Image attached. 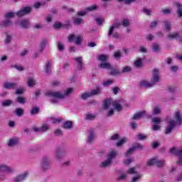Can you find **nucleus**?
<instances>
[{"label": "nucleus", "mask_w": 182, "mask_h": 182, "mask_svg": "<svg viewBox=\"0 0 182 182\" xmlns=\"http://www.w3.org/2000/svg\"><path fill=\"white\" fill-rule=\"evenodd\" d=\"M41 168L44 172L49 171L52 166H50V159L48 156H44L42 157L41 161Z\"/></svg>", "instance_id": "5"}, {"label": "nucleus", "mask_w": 182, "mask_h": 182, "mask_svg": "<svg viewBox=\"0 0 182 182\" xmlns=\"http://www.w3.org/2000/svg\"><path fill=\"white\" fill-rule=\"evenodd\" d=\"M52 63L50 60H47L45 63L44 70L47 75H50L52 73Z\"/></svg>", "instance_id": "18"}, {"label": "nucleus", "mask_w": 182, "mask_h": 182, "mask_svg": "<svg viewBox=\"0 0 182 182\" xmlns=\"http://www.w3.org/2000/svg\"><path fill=\"white\" fill-rule=\"evenodd\" d=\"M134 149L132 147L129 148L127 153L125 154V156H130L132 153H134Z\"/></svg>", "instance_id": "63"}, {"label": "nucleus", "mask_w": 182, "mask_h": 182, "mask_svg": "<svg viewBox=\"0 0 182 182\" xmlns=\"http://www.w3.org/2000/svg\"><path fill=\"white\" fill-rule=\"evenodd\" d=\"M19 143V139L16 137H13L9 139L8 142L9 147H14V146H16Z\"/></svg>", "instance_id": "21"}, {"label": "nucleus", "mask_w": 182, "mask_h": 182, "mask_svg": "<svg viewBox=\"0 0 182 182\" xmlns=\"http://www.w3.org/2000/svg\"><path fill=\"white\" fill-rule=\"evenodd\" d=\"M82 57H77L74 58V60H76V62L77 63V70H83V69H85V67L83 66V61H82Z\"/></svg>", "instance_id": "14"}, {"label": "nucleus", "mask_w": 182, "mask_h": 182, "mask_svg": "<svg viewBox=\"0 0 182 182\" xmlns=\"http://www.w3.org/2000/svg\"><path fill=\"white\" fill-rule=\"evenodd\" d=\"M111 164H112V162L108 159H107L100 164V167L101 168H106L107 167H109V166H110Z\"/></svg>", "instance_id": "32"}, {"label": "nucleus", "mask_w": 182, "mask_h": 182, "mask_svg": "<svg viewBox=\"0 0 182 182\" xmlns=\"http://www.w3.org/2000/svg\"><path fill=\"white\" fill-rule=\"evenodd\" d=\"M5 19L0 23V28H11L13 25V22L11 21L12 18H15V13L9 12L4 15Z\"/></svg>", "instance_id": "4"}, {"label": "nucleus", "mask_w": 182, "mask_h": 182, "mask_svg": "<svg viewBox=\"0 0 182 182\" xmlns=\"http://www.w3.org/2000/svg\"><path fill=\"white\" fill-rule=\"evenodd\" d=\"M27 85L29 87H32V86H34L35 85V80H33V79L32 78H28L27 81Z\"/></svg>", "instance_id": "52"}, {"label": "nucleus", "mask_w": 182, "mask_h": 182, "mask_svg": "<svg viewBox=\"0 0 182 182\" xmlns=\"http://www.w3.org/2000/svg\"><path fill=\"white\" fill-rule=\"evenodd\" d=\"M62 127H63V129H65V130H70V129H73V122L66 121L63 123Z\"/></svg>", "instance_id": "20"}, {"label": "nucleus", "mask_w": 182, "mask_h": 182, "mask_svg": "<svg viewBox=\"0 0 182 182\" xmlns=\"http://www.w3.org/2000/svg\"><path fill=\"white\" fill-rule=\"evenodd\" d=\"M133 161H134V159L133 158L127 159L124 161V164H125L126 166H129V164L133 163Z\"/></svg>", "instance_id": "56"}, {"label": "nucleus", "mask_w": 182, "mask_h": 182, "mask_svg": "<svg viewBox=\"0 0 182 182\" xmlns=\"http://www.w3.org/2000/svg\"><path fill=\"white\" fill-rule=\"evenodd\" d=\"M176 5L177 8L176 14L178 18H182V4L180 3H176Z\"/></svg>", "instance_id": "31"}, {"label": "nucleus", "mask_w": 182, "mask_h": 182, "mask_svg": "<svg viewBox=\"0 0 182 182\" xmlns=\"http://www.w3.org/2000/svg\"><path fill=\"white\" fill-rule=\"evenodd\" d=\"M164 164H166V161L164 160H159V159L156 158V167L161 168V167H164Z\"/></svg>", "instance_id": "34"}, {"label": "nucleus", "mask_w": 182, "mask_h": 182, "mask_svg": "<svg viewBox=\"0 0 182 182\" xmlns=\"http://www.w3.org/2000/svg\"><path fill=\"white\" fill-rule=\"evenodd\" d=\"M111 70L109 75H112V76H116V75H120L121 72L119 71V70H116L114 68L111 67V69H109Z\"/></svg>", "instance_id": "38"}, {"label": "nucleus", "mask_w": 182, "mask_h": 182, "mask_svg": "<svg viewBox=\"0 0 182 182\" xmlns=\"http://www.w3.org/2000/svg\"><path fill=\"white\" fill-rule=\"evenodd\" d=\"M127 141V139L126 138H123L121 140H119L118 142H117L116 146L117 147H120L122 144H124Z\"/></svg>", "instance_id": "49"}, {"label": "nucleus", "mask_w": 182, "mask_h": 182, "mask_svg": "<svg viewBox=\"0 0 182 182\" xmlns=\"http://www.w3.org/2000/svg\"><path fill=\"white\" fill-rule=\"evenodd\" d=\"M112 107H114V109L117 110V112H122V110L123 109L120 102H119L117 101L113 102Z\"/></svg>", "instance_id": "30"}, {"label": "nucleus", "mask_w": 182, "mask_h": 182, "mask_svg": "<svg viewBox=\"0 0 182 182\" xmlns=\"http://www.w3.org/2000/svg\"><path fill=\"white\" fill-rule=\"evenodd\" d=\"M107 59H109V56L106 55L102 54L98 56V60H100V62H106Z\"/></svg>", "instance_id": "42"}, {"label": "nucleus", "mask_w": 182, "mask_h": 182, "mask_svg": "<svg viewBox=\"0 0 182 182\" xmlns=\"http://www.w3.org/2000/svg\"><path fill=\"white\" fill-rule=\"evenodd\" d=\"M117 154H119V153L117 152V151L116 150H112L109 152H108L107 154V159L109 161H113V160H114V159H116V157H117Z\"/></svg>", "instance_id": "15"}, {"label": "nucleus", "mask_w": 182, "mask_h": 182, "mask_svg": "<svg viewBox=\"0 0 182 182\" xmlns=\"http://www.w3.org/2000/svg\"><path fill=\"white\" fill-rule=\"evenodd\" d=\"M122 26L121 23H114L111 27L109 28V32H108V36H112L113 35V32H114V29H119L120 26Z\"/></svg>", "instance_id": "12"}, {"label": "nucleus", "mask_w": 182, "mask_h": 182, "mask_svg": "<svg viewBox=\"0 0 182 182\" xmlns=\"http://www.w3.org/2000/svg\"><path fill=\"white\" fill-rule=\"evenodd\" d=\"M157 161V158H152L147 161V166H154Z\"/></svg>", "instance_id": "44"}, {"label": "nucleus", "mask_w": 182, "mask_h": 182, "mask_svg": "<svg viewBox=\"0 0 182 182\" xmlns=\"http://www.w3.org/2000/svg\"><path fill=\"white\" fill-rule=\"evenodd\" d=\"M15 113L16 116H18V117H21V116H23V109L16 108L15 110Z\"/></svg>", "instance_id": "40"}, {"label": "nucleus", "mask_w": 182, "mask_h": 182, "mask_svg": "<svg viewBox=\"0 0 182 182\" xmlns=\"http://www.w3.org/2000/svg\"><path fill=\"white\" fill-rule=\"evenodd\" d=\"M113 102V100L110 98L105 99L103 102L102 107H104L105 109H109V107H112Z\"/></svg>", "instance_id": "13"}, {"label": "nucleus", "mask_w": 182, "mask_h": 182, "mask_svg": "<svg viewBox=\"0 0 182 182\" xmlns=\"http://www.w3.org/2000/svg\"><path fill=\"white\" fill-rule=\"evenodd\" d=\"M48 43V39H43L40 41V53H42L44 49L46 48V45Z\"/></svg>", "instance_id": "22"}, {"label": "nucleus", "mask_w": 182, "mask_h": 182, "mask_svg": "<svg viewBox=\"0 0 182 182\" xmlns=\"http://www.w3.org/2000/svg\"><path fill=\"white\" fill-rule=\"evenodd\" d=\"M89 92H90L91 97L93 96H97L98 95H100V93L102 92V88L98 87H97V89L92 90Z\"/></svg>", "instance_id": "29"}, {"label": "nucleus", "mask_w": 182, "mask_h": 182, "mask_svg": "<svg viewBox=\"0 0 182 182\" xmlns=\"http://www.w3.org/2000/svg\"><path fill=\"white\" fill-rule=\"evenodd\" d=\"M72 93H73V88H68L64 92L46 91L45 96L52 97L50 102L53 105H58V103H59L58 99H66V97H69Z\"/></svg>", "instance_id": "1"}, {"label": "nucleus", "mask_w": 182, "mask_h": 182, "mask_svg": "<svg viewBox=\"0 0 182 182\" xmlns=\"http://www.w3.org/2000/svg\"><path fill=\"white\" fill-rule=\"evenodd\" d=\"M99 7L96 5H92L91 6L87 7L85 9V11H87L88 12H92L93 11H96Z\"/></svg>", "instance_id": "47"}, {"label": "nucleus", "mask_w": 182, "mask_h": 182, "mask_svg": "<svg viewBox=\"0 0 182 182\" xmlns=\"http://www.w3.org/2000/svg\"><path fill=\"white\" fill-rule=\"evenodd\" d=\"M14 105V100H4L1 102V106L3 107H9V106H12Z\"/></svg>", "instance_id": "27"}, {"label": "nucleus", "mask_w": 182, "mask_h": 182, "mask_svg": "<svg viewBox=\"0 0 182 182\" xmlns=\"http://www.w3.org/2000/svg\"><path fill=\"white\" fill-rule=\"evenodd\" d=\"M63 26V24H62L60 22L57 21L53 25L54 29H60Z\"/></svg>", "instance_id": "55"}, {"label": "nucleus", "mask_w": 182, "mask_h": 182, "mask_svg": "<svg viewBox=\"0 0 182 182\" xmlns=\"http://www.w3.org/2000/svg\"><path fill=\"white\" fill-rule=\"evenodd\" d=\"M161 113V108H160V105H155L152 109L153 116H157V114H160Z\"/></svg>", "instance_id": "26"}, {"label": "nucleus", "mask_w": 182, "mask_h": 182, "mask_svg": "<svg viewBox=\"0 0 182 182\" xmlns=\"http://www.w3.org/2000/svg\"><path fill=\"white\" fill-rule=\"evenodd\" d=\"M134 66H135L136 68V69H141V68L143 67V59L137 58L134 62Z\"/></svg>", "instance_id": "24"}, {"label": "nucleus", "mask_w": 182, "mask_h": 182, "mask_svg": "<svg viewBox=\"0 0 182 182\" xmlns=\"http://www.w3.org/2000/svg\"><path fill=\"white\" fill-rule=\"evenodd\" d=\"M170 154H173V156H177V157H178V164L182 166V149H177L176 147H172L170 149Z\"/></svg>", "instance_id": "7"}, {"label": "nucleus", "mask_w": 182, "mask_h": 182, "mask_svg": "<svg viewBox=\"0 0 182 182\" xmlns=\"http://www.w3.org/2000/svg\"><path fill=\"white\" fill-rule=\"evenodd\" d=\"M167 39L168 41H174V39H178L180 38V32L178 31H173L170 33L167 36Z\"/></svg>", "instance_id": "11"}, {"label": "nucleus", "mask_w": 182, "mask_h": 182, "mask_svg": "<svg viewBox=\"0 0 182 182\" xmlns=\"http://www.w3.org/2000/svg\"><path fill=\"white\" fill-rule=\"evenodd\" d=\"M138 140H146L147 139V136L144 135V134H139L136 135Z\"/></svg>", "instance_id": "57"}, {"label": "nucleus", "mask_w": 182, "mask_h": 182, "mask_svg": "<svg viewBox=\"0 0 182 182\" xmlns=\"http://www.w3.org/2000/svg\"><path fill=\"white\" fill-rule=\"evenodd\" d=\"M4 89H8V90H15L18 89V83L16 82H5L4 85Z\"/></svg>", "instance_id": "17"}, {"label": "nucleus", "mask_w": 182, "mask_h": 182, "mask_svg": "<svg viewBox=\"0 0 182 182\" xmlns=\"http://www.w3.org/2000/svg\"><path fill=\"white\" fill-rule=\"evenodd\" d=\"M141 178V175H137L135 176L134 178H132V182H136L139 181Z\"/></svg>", "instance_id": "64"}, {"label": "nucleus", "mask_w": 182, "mask_h": 182, "mask_svg": "<svg viewBox=\"0 0 182 182\" xmlns=\"http://www.w3.org/2000/svg\"><path fill=\"white\" fill-rule=\"evenodd\" d=\"M151 48H152V52H154V53H160V50H161L160 44L157 43H152Z\"/></svg>", "instance_id": "28"}, {"label": "nucleus", "mask_w": 182, "mask_h": 182, "mask_svg": "<svg viewBox=\"0 0 182 182\" xmlns=\"http://www.w3.org/2000/svg\"><path fill=\"white\" fill-rule=\"evenodd\" d=\"M100 68H101V69L111 70L112 65L110 64V63H102L100 64Z\"/></svg>", "instance_id": "33"}, {"label": "nucleus", "mask_w": 182, "mask_h": 182, "mask_svg": "<svg viewBox=\"0 0 182 182\" xmlns=\"http://www.w3.org/2000/svg\"><path fill=\"white\" fill-rule=\"evenodd\" d=\"M173 118L175 120L170 119L169 117L166 118V122L168 125L166 127L164 134H170L176 126H181L182 124V116L181 112L178 111L175 112Z\"/></svg>", "instance_id": "2"}, {"label": "nucleus", "mask_w": 182, "mask_h": 182, "mask_svg": "<svg viewBox=\"0 0 182 182\" xmlns=\"http://www.w3.org/2000/svg\"><path fill=\"white\" fill-rule=\"evenodd\" d=\"M41 133H44V132H48L50 130V125L48 124H43L41 127Z\"/></svg>", "instance_id": "35"}, {"label": "nucleus", "mask_w": 182, "mask_h": 182, "mask_svg": "<svg viewBox=\"0 0 182 182\" xmlns=\"http://www.w3.org/2000/svg\"><path fill=\"white\" fill-rule=\"evenodd\" d=\"M127 177V176L126 175H121L119 176L118 178H117V181L118 182H120V181H124V180H126V178Z\"/></svg>", "instance_id": "60"}, {"label": "nucleus", "mask_w": 182, "mask_h": 182, "mask_svg": "<svg viewBox=\"0 0 182 182\" xmlns=\"http://www.w3.org/2000/svg\"><path fill=\"white\" fill-rule=\"evenodd\" d=\"M58 49L59 52H63L65 50V45L60 41H59L57 44Z\"/></svg>", "instance_id": "43"}, {"label": "nucleus", "mask_w": 182, "mask_h": 182, "mask_svg": "<svg viewBox=\"0 0 182 182\" xmlns=\"http://www.w3.org/2000/svg\"><path fill=\"white\" fill-rule=\"evenodd\" d=\"M96 119V115L93 114H87L86 116L87 120H95Z\"/></svg>", "instance_id": "54"}, {"label": "nucleus", "mask_w": 182, "mask_h": 182, "mask_svg": "<svg viewBox=\"0 0 182 182\" xmlns=\"http://www.w3.org/2000/svg\"><path fill=\"white\" fill-rule=\"evenodd\" d=\"M95 137H96V136L95 135L93 130H90L87 140V144H92L93 141L95 140Z\"/></svg>", "instance_id": "19"}, {"label": "nucleus", "mask_w": 182, "mask_h": 182, "mask_svg": "<svg viewBox=\"0 0 182 182\" xmlns=\"http://www.w3.org/2000/svg\"><path fill=\"white\" fill-rule=\"evenodd\" d=\"M160 82V76L159 75V69L154 68L152 71V77L151 82H149L146 80H143L139 82L140 87H145L146 89H150Z\"/></svg>", "instance_id": "3"}, {"label": "nucleus", "mask_w": 182, "mask_h": 182, "mask_svg": "<svg viewBox=\"0 0 182 182\" xmlns=\"http://www.w3.org/2000/svg\"><path fill=\"white\" fill-rule=\"evenodd\" d=\"M152 122L154 123V124H160V123H161V118L154 117L152 118Z\"/></svg>", "instance_id": "51"}, {"label": "nucleus", "mask_w": 182, "mask_h": 182, "mask_svg": "<svg viewBox=\"0 0 182 182\" xmlns=\"http://www.w3.org/2000/svg\"><path fill=\"white\" fill-rule=\"evenodd\" d=\"M54 134L55 136H57V137H60V136H63V133L60 129H57L55 130Z\"/></svg>", "instance_id": "53"}, {"label": "nucleus", "mask_w": 182, "mask_h": 182, "mask_svg": "<svg viewBox=\"0 0 182 182\" xmlns=\"http://www.w3.org/2000/svg\"><path fill=\"white\" fill-rule=\"evenodd\" d=\"M73 22L74 25H83L85 23V21L82 18L79 17H73Z\"/></svg>", "instance_id": "23"}, {"label": "nucleus", "mask_w": 182, "mask_h": 182, "mask_svg": "<svg viewBox=\"0 0 182 182\" xmlns=\"http://www.w3.org/2000/svg\"><path fill=\"white\" fill-rule=\"evenodd\" d=\"M31 12H32V7L26 6V7H23L21 9H20V11H18L16 14V15L18 18H22V16H25V15H28V14H31Z\"/></svg>", "instance_id": "8"}, {"label": "nucleus", "mask_w": 182, "mask_h": 182, "mask_svg": "<svg viewBox=\"0 0 182 182\" xmlns=\"http://www.w3.org/2000/svg\"><path fill=\"white\" fill-rule=\"evenodd\" d=\"M119 137L120 136H119V134H115L110 137L109 140L114 141L116 140H119Z\"/></svg>", "instance_id": "59"}, {"label": "nucleus", "mask_w": 182, "mask_h": 182, "mask_svg": "<svg viewBox=\"0 0 182 182\" xmlns=\"http://www.w3.org/2000/svg\"><path fill=\"white\" fill-rule=\"evenodd\" d=\"M129 72H132V67H130V66H125L121 70V74L122 73H129Z\"/></svg>", "instance_id": "45"}, {"label": "nucleus", "mask_w": 182, "mask_h": 182, "mask_svg": "<svg viewBox=\"0 0 182 182\" xmlns=\"http://www.w3.org/2000/svg\"><path fill=\"white\" fill-rule=\"evenodd\" d=\"M16 102L20 105H25V103H26V98L23 97H18L16 100Z\"/></svg>", "instance_id": "36"}, {"label": "nucleus", "mask_w": 182, "mask_h": 182, "mask_svg": "<svg viewBox=\"0 0 182 182\" xmlns=\"http://www.w3.org/2000/svg\"><path fill=\"white\" fill-rule=\"evenodd\" d=\"M134 150L136 151V150H143L144 149V146H143L141 144L136 143L132 146Z\"/></svg>", "instance_id": "37"}, {"label": "nucleus", "mask_w": 182, "mask_h": 182, "mask_svg": "<svg viewBox=\"0 0 182 182\" xmlns=\"http://www.w3.org/2000/svg\"><path fill=\"white\" fill-rule=\"evenodd\" d=\"M18 25L23 29H28V28H29V25H31V23L28 19H22L20 21H18Z\"/></svg>", "instance_id": "16"}, {"label": "nucleus", "mask_w": 182, "mask_h": 182, "mask_svg": "<svg viewBox=\"0 0 182 182\" xmlns=\"http://www.w3.org/2000/svg\"><path fill=\"white\" fill-rule=\"evenodd\" d=\"M67 154L68 150L65 148H57L54 153L56 160H62Z\"/></svg>", "instance_id": "6"}, {"label": "nucleus", "mask_w": 182, "mask_h": 182, "mask_svg": "<svg viewBox=\"0 0 182 182\" xmlns=\"http://www.w3.org/2000/svg\"><path fill=\"white\" fill-rule=\"evenodd\" d=\"M142 11L144 12V14H145V15H148L149 16H150V15H151V10L148 9L147 8H144Z\"/></svg>", "instance_id": "61"}, {"label": "nucleus", "mask_w": 182, "mask_h": 182, "mask_svg": "<svg viewBox=\"0 0 182 182\" xmlns=\"http://www.w3.org/2000/svg\"><path fill=\"white\" fill-rule=\"evenodd\" d=\"M29 173H28V172H25L23 173H21L17 176H16L14 178V182H22L23 181V180H26V178L28 177Z\"/></svg>", "instance_id": "10"}, {"label": "nucleus", "mask_w": 182, "mask_h": 182, "mask_svg": "<svg viewBox=\"0 0 182 182\" xmlns=\"http://www.w3.org/2000/svg\"><path fill=\"white\" fill-rule=\"evenodd\" d=\"M145 114L146 111H141L134 114L132 119L133 120H139V119H141V117H143Z\"/></svg>", "instance_id": "25"}, {"label": "nucleus", "mask_w": 182, "mask_h": 182, "mask_svg": "<svg viewBox=\"0 0 182 182\" xmlns=\"http://www.w3.org/2000/svg\"><path fill=\"white\" fill-rule=\"evenodd\" d=\"M15 170L11 166L5 164H0V174H4L3 173H14Z\"/></svg>", "instance_id": "9"}, {"label": "nucleus", "mask_w": 182, "mask_h": 182, "mask_svg": "<svg viewBox=\"0 0 182 182\" xmlns=\"http://www.w3.org/2000/svg\"><path fill=\"white\" fill-rule=\"evenodd\" d=\"M88 97H91L90 92H85L81 95V99L82 100H86Z\"/></svg>", "instance_id": "48"}, {"label": "nucleus", "mask_w": 182, "mask_h": 182, "mask_svg": "<svg viewBox=\"0 0 182 182\" xmlns=\"http://www.w3.org/2000/svg\"><path fill=\"white\" fill-rule=\"evenodd\" d=\"M75 45H80L82 43V36H79L76 38L75 41Z\"/></svg>", "instance_id": "62"}, {"label": "nucleus", "mask_w": 182, "mask_h": 182, "mask_svg": "<svg viewBox=\"0 0 182 182\" xmlns=\"http://www.w3.org/2000/svg\"><path fill=\"white\" fill-rule=\"evenodd\" d=\"M39 113V107H34L31 109V115L33 116L35 114H38Z\"/></svg>", "instance_id": "46"}, {"label": "nucleus", "mask_w": 182, "mask_h": 182, "mask_svg": "<svg viewBox=\"0 0 182 182\" xmlns=\"http://www.w3.org/2000/svg\"><path fill=\"white\" fill-rule=\"evenodd\" d=\"M11 68H14V69H16V70H19V72H23V70H25V68L19 65H11Z\"/></svg>", "instance_id": "41"}, {"label": "nucleus", "mask_w": 182, "mask_h": 182, "mask_svg": "<svg viewBox=\"0 0 182 182\" xmlns=\"http://www.w3.org/2000/svg\"><path fill=\"white\" fill-rule=\"evenodd\" d=\"M95 22L97 23V25H102L103 22H105V18H96Z\"/></svg>", "instance_id": "58"}, {"label": "nucleus", "mask_w": 182, "mask_h": 182, "mask_svg": "<svg viewBox=\"0 0 182 182\" xmlns=\"http://www.w3.org/2000/svg\"><path fill=\"white\" fill-rule=\"evenodd\" d=\"M62 120H63V119H62V117H58V118L52 117L51 118V122L53 124H58L62 122Z\"/></svg>", "instance_id": "39"}, {"label": "nucleus", "mask_w": 182, "mask_h": 182, "mask_svg": "<svg viewBox=\"0 0 182 182\" xmlns=\"http://www.w3.org/2000/svg\"><path fill=\"white\" fill-rule=\"evenodd\" d=\"M122 26H124L125 28H127V26H130V21L129 19H124L122 22Z\"/></svg>", "instance_id": "50"}]
</instances>
